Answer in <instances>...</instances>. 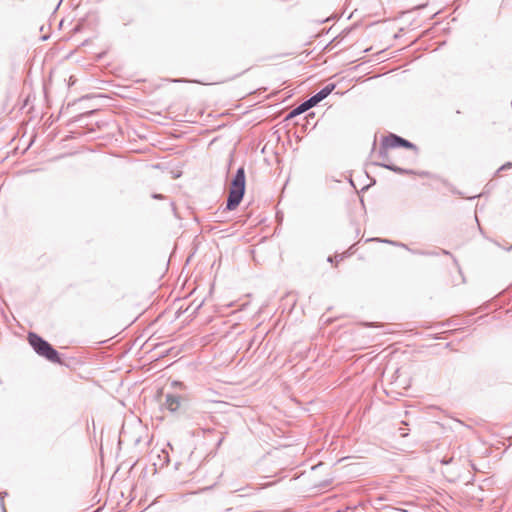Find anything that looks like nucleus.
<instances>
[{
    "mask_svg": "<svg viewBox=\"0 0 512 512\" xmlns=\"http://www.w3.org/2000/svg\"><path fill=\"white\" fill-rule=\"evenodd\" d=\"M397 147H405V148L417 150L416 146L413 143L409 142L408 140H406L398 135L390 134L389 136H387L383 139L382 144H381L379 154H380V157L383 159V163H381L380 165L382 167H385V168H387L391 171H394L396 173H399V174H414L413 170L401 168L389 161L388 156H387V150L397 148Z\"/></svg>",
    "mask_w": 512,
    "mask_h": 512,
    "instance_id": "obj_1",
    "label": "nucleus"
},
{
    "mask_svg": "<svg viewBox=\"0 0 512 512\" xmlns=\"http://www.w3.org/2000/svg\"><path fill=\"white\" fill-rule=\"evenodd\" d=\"M245 192V170L243 167H240L235 176L233 177L230 187H229V195L227 199V209L234 210L243 199Z\"/></svg>",
    "mask_w": 512,
    "mask_h": 512,
    "instance_id": "obj_2",
    "label": "nucleus"
},
{
    "mask_svg": "<svg viewBox=\"0 0 512 512\" xmlns=\"http://www.w3.org/2000/svg\"><path fill=\"white\" fill-rule=\"evenodd\" d=\"M28 341L35 352L53 363H61L59 353L43 338L35 333H29Z\"/></svg>",
    "mask_w": 512,
    "mask_h": 512,
    "instance_id": "obj_3",
    "label": "nucleus"
},
{
    "mask_svg": "<svg viewBox=\"0 0 512 512\" xmlns=\"http://www.w3.org/2000/svg\"><path fill=\"white\" fill-rule=\"evenodd\" d=\"M181 404V397L179 395L167 394L164 402V406L171 412H175L179 409Z\"/></svg>",
    "mask_w": 512,
    "mask_h": 512,
    "instance_id": "obj_4",
    "label": "nucleus"
},
{
    "mask_svg": "<svg viewBox=\"0 0 512 512\" xmlns=\"http://www.w3.org/2000/svg\"><path fill=\"white\" fill-rule=\"evenodd\" d=\"M335 89V84H328L315 95L321 102L324 100L333 90Z\"/></svg>",
    "mask_w": 512,
    "mask_h": 512,
    "instance_id": "obj_5",
    "label": "nucleus"
},
{
    "mask_svg": "<svg viewBox=\"0 0 512 512\" xmlns=\"http://www.w3.org/2000/svg\"><path fill=\"white\" fill-rule=\"evenodd\" d=\"M310 108H312L311 104L309 103L308 100H306L305 102H303L302 104H300L298 107H296L294 110L291 111L289 117H294L296 115H299L301 113H304L305 111L309 110Z\"/></svg>",
    "mask_w": 512,
    "mask_h": 512,
    "instance_id": "obj_6",
    "label": "nucleus"
},
{
    "mask_svg": "<svg viewBox=\"0 0 512 512\" xmlns=\"http://www.w3.org/2000/svg\"><path fill=\"white\" fill-rule=\"evenodd\" d=\"M308 101L312 107L317 105L320 102L319 99L316 97V95H313L311 98L308 99Z\"/></svg>",
    "mask_w": 512,
    "mask_h": 512,
    "instance_id": "obj_7",
    "label": "nucleus"
},
{
    "mask_svg": "<svg viewBox=\"0 0 512 512\" xmlns=\"http://www.w3.org/2000/svg\"><path fill=\"white\" fill-rule=\"evenodd\" d=\"M511 167H512V163L508 162V163L504 164L503 166H501V168L499 170H505V169H508Z\"/></svg>",
    "mask_w": 512,
    "mask_h": 512,
    "instance_id": "obj_8",
    "label": "nucleus"
},
{
    "mask_svg": "<svg viewBox=\"0 0 512 512\" xmlns=\"http://www.w3.org/2000/svg\"><path fill=\"white\" fill-rule=\"evenodd\" d=\"M152 197L154 199H163V195L162 194H153Z\"/></svg>",
    "mask_w": 512,
    "mask_h": 512,
    "instance_id": "obj_9",
    "label": "nucleus"
},
{
    "mask_svg": "<svg viewBox=\"0 0 512 512\" xmlns=\"http://www.w3.org/2000/svg\"><path fill=\"white\" fill-rule=\"evenodd\" d=\"M406 435H407V433H405V432H401V436H402V437H405Z\"/></svg>",
    "mask_w": 512,
    "mask_h": 512,
    "instance_id": "obj_10",
    "label": "nucleus"
},
{
    "mask_svg": "<svg viewBox=\"0 0 512 512\" xmlns=\"http://www.w3.org/2000/svg\"><path fill=\"white\" fill-rule=\"evenodd\" d=\"M328 261H329V262H332V261H333V258H332L331 256H330V257H328Z\"/></svg>",
    "mask_w": 512,
    "mask_h": 512,
    "instance_id": "obj_11",
    "label": "nucleus"
}]
</instances>
